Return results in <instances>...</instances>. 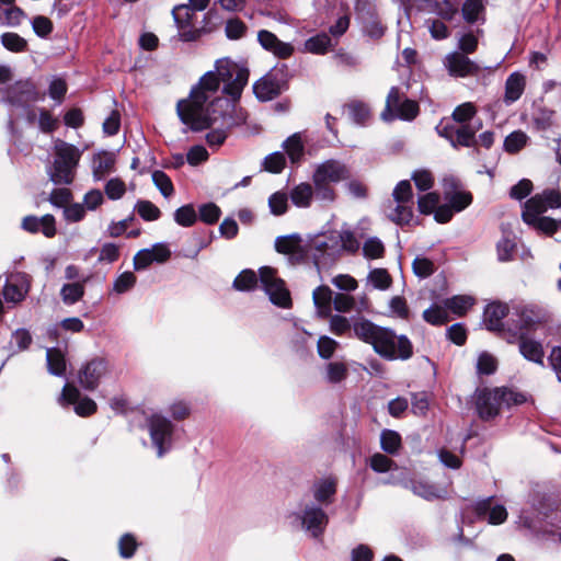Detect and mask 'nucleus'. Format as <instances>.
I'll return each mask as SVG.
<instances>
[{"instance_id":"nucleus-1","label":"nucleus","mask_w":561,"mask_h":561,"mask_svg":"<svg viewBox=\"0 0 561 561\" xmlns=\"http://www.w3.org/2000/svg\"><path fill=\"white\" fill-rule=\"evenodd\" d=\"M215 68L176 105L181 122L191 130L211 129L206 135L209 147L221 146L228 131L247 121V113L238 106V101L249 80L248 69L229 59L217 60Z\"/></svg>"},{"instance_id":"nucleus-2","label":"nucleus","mask_w":561,"mask_h":561,"mask_svg":"<svg viewBox=\"0 0 561 561\" xmlns=\"http://www.w3.org/2000/svg\"><path fill=\"white\" fill-rule=\"evenodd\" d=\"M330 330L339 336H352L353 332L355 337L370 344L374 351L387 360H407L413 355V345L408 336L397 335L393 330L377 325L364 318L351 323L346 317L331 316Z\"/></svg>"},{"instance_id":"nucleus-3","label":"nucleus","mask_w":561,"mask_h":561,"mask_svg":"<svg viewBox=\"0 0 561 561\" xmlns=\"http://www.w3.org/2000/svg\"><path fill=\"white\" fill-rule=\"evenodd\" d=\"M54 150V163L48 171L50 180L57 185L71 184L81 157L80 150L62 140L55 142Z\"/></svg>"},{"instance_id":"nucleus-4","label":"nucleus","mask_w":561,"mask_h":561,"mask_svg":"<svg viewBox=\"0 0 561 561\" xmlns=\"http://www.w3.org/2000/svg\"><path fill=\"white\" fill-rule=\"evenodd\" d=\"M414 196L409 180L400 181L392 192V198L383 206V211L392 222L404 226L413 219Z\"/></svg>"},{"instance_id":"nucleus-5","label":"nucleus","mask_w":561,"mask_h":561,"mask_svg":"<svg viewBox=\"0 0 561 561\" xmlns=\"http://www.w3.org/2000/svg\"><path fill=\"white\" fill-rule=\"evenodd\" d=\"M420 113L416 101L407 98L398 87H392L386 99V106L380 114L383 122L394 119L413 121Z\"/></svg>"},{"instance_id":"nucleus-6","label":"nucleus","mask_w":561,"mask_h":561,"mask_svg":"<svg viewBox=\"0 0 561 561\" xmlns=\"http://www.w3.org/2000/svg\"><path fill=\"white\" fill-rule=\"evenodd\" d=\"M337 237L334 231L317 234L307 241L308 259L311 257L316 266H329L340 256Z\"/></svg>"},{"instance_id":"nucleus-7","label":"nucleus","mask_w":561,"mask_h":561,"mask_svg":"<svg viewBox=\"0 0 561 561\" xmlns=\"http://www.w3.org/2000/svg\"><path fill=\"white\" fill-rule=\"evenodd\" d=\"M259 273L261 285L270 300L280 308H288L291 304L290 294L284 280L277 277L276 270L263 266L259 270Z\"/></svg>"},{"instance_id":"nucleus-8","label":"nucleus","mask_w":561,"mask_h":561,"mask_svg":"<svg viewBox=\"0 0 561 561\" xmlns=\"http://www.w3.org/2000/svg\"><path fill=\"white\" fill-rule=\"evenodd\" d=\"M481 127L479 124L477 127L472 125H455L448 121H440L436 126L437 134L447 139L454 148L459 147H474L476 146V133Z\"/></svg>"},{"instance_id":"nucleus-9","label":"nucleus","mask_w":561,"mask_h":561,"mask_svg":"<svg viewBox=\"0 0 561 561\" xmlns=\"http://www.w3.org/2000/svg\"><path fill=\"white\" fill-rule=\"evenodd\" d=\"M293 517L300 523L302 529L310 533L314 538L323 534L329 523L325 512L313 503L305 504L300 512L293 514Z\"/></svg>"},{"instance_id":"nucleus-10","label":"nucleus","mask_w":561,"mask_h":561,"mask_svg":"<svg viewBox=\"0 0 561 561\" xmlns=\"http://www.w3.org/2000/svg\"><path fill=\"white\" fill-rule=\"evenodd\" d=\"M148 427L152 445L157 448L158 457H162L171 447L173 425L167 417L152 414L148 419Z\"/></svg>"},{"instance_id":"nucleus-11","label":"nucleus","mask_w":561,"mask_h":561,"mask_svg":"<svg viewBox=\"0 0 561 561\" xmlns=\"http://www.w3.org/2000/svg\"><path fill=\"white\" fill-rule=\"evenodd\" d=\"M508 343H518L520 354L530 362L543 365L545 350L541 342L536 341L520 330H508L504 333Z\"/></svg>"},{"instance_id":"nucleus-12","label":"nucleus","mask_w":561,"mask_h":561,"mask_svg":"<svg viewBox=\"0 0 561 561\" xmlns=\"http://www.w3.org/2000/svg\"><path fill=\"white\" fill-rule=\"evenodd\" d=\"M38 100V92L34 83L30 80H19L10 85L3 98V101L11 106L27 107L31 103Z\"/></svg>"},{"instance_id":"nucleus-13","label":"nucleus","mask_w":561,"mask_h":561,"mask_svg":"<svg viewBox=\"0 0 561 561\" xmlns=\"http://www.w3.org/2000/svg\"><path fill=\"white\" fill-rule=\"evenodd\" d=\"M32 277L24 272H13L7 276L2 289L4 299L8 302L18 304L24 300L30 291Z\"/></svg>"},{"instance_id":"nucleus-14","label":"nucleus","mask_w":561,"mask_h":561,"mask_svg":"<svg viewBox=\"0 0 561 561\" xmlns=\"http://www.w3.org/2000/svg\"><path fill=\"white\" fill-rule=\"evenodd\" d=\"M275 250L287 255L293 263H301L308 259L307 242H304L301 237L296 233L277 237Z\"/></svg>"},{"instance_id":"nucleus-15","label":"nucleus","mask_w":561,"mask_h":561,"mask_svg":"<svg viewBox=\"0 0 561 561\" xmlns=\"http://www.w3.org/2000/svg\"><path fill=\"white\" fill-rule=\"evenodd\" d=\"M60 404H72L80 416H89L96 411V403L89 397H82L72 385L66 383L59 398Z\"/></svg>"},{"instance_id":"nucleus-16","label":"nucleus","mask_w":561,"mask_h":561,"mask_svg":"<svg viewBox=\"0 0 561 561\" xmlns=\"http://www.w3.org/2000/svg\"><path fill=\"white\" fill-rule=\"evenodd\" d=\"M496 388H483L476 392V410L479 417L483 421H490L496 417L501 410V403L497 400Z\"/></svg>"},{"instance_id":"nucleus-17","label":"nucleus","mask_w":561,"mask_h":561,"mask_svg":"<svg viewBox=\"0 0 561 561\" xmlns=\"http://www.w3.org/2000/svg\"><path fill=\"white\" fill-rule=\"evenodd\" d=\"M174 22L179 30V37L183 42H193L198 37V30L194 27L195 11L190 5H178L172 10Z\"/></svg>"},{"instance_id":"nucleus-18","label":"nucleus","mask_w":561,"mask_h":561,"mask_svg":"<svg viewBox=\"0 0 561 561\" xmlns=\"http://www.w3.org/2000/svg\"><path fill=\"white\" fill-rule=\"evenodd\" d=\"M444 65L450 76L460 78L477 76L481 70L477 62L471 60L467 55L458 51L448 54L445 57Z\"/></svg>"},{"instance_id":"nucleus-19","label":"nucleus","mask_w":561,"mask_h":561,"mask_svg":"<svg viewBox=\"0 0 561 561\" xmlns=\"http://www.w3.org/2000/svg\"><path fill=\"white\" fill-rule=\"evenodd\" d=\"M517 317V324L513 328V330H520L522 332L528 333L537 325L547 322L549 319V313L541 307L536 305H528L518 309Z\"/></svg>"},{"instance_id":"nucleus-20","label":"nucleus","mask_w":561,"mask_h":561,"mask_svg":"<svg viewBox=\"0 0 561 561\" xmlns=\"http://www.w3.org/2000/svg\"><path fill=\"white\" fill-rule=\"evenodd\" d=\"M508 313V307L502 302H492L486 306L483 313V322L488 330L496 332L504 339V333L513 330L510 325L503 323V319Z\"/></svg>"},{"instance_id":"nucleus-21","label":"nucleus","mask_w":561,"mask_h":561,"mask_svg":"<svg viewBox=\"0 0 561 561\" xmlns=\"http://www.w3.org/2000/svg\"><path fill=\"white\" fill-rule=\"evenodd\" d=\"M314 178L328 183H339L350 178L348 168L341 161L330 159L318 164L313 172Z\"/></svg>"},{"instance_id":"nucleus-22","label":"nucleus","mask_w":561,"mask_h":561,"mask_svg":"<svg viewBox=\"0 0 561 561\" xmlns=\"http://www.w3.org/2000/svg\"><path fill=\"white\" fill-rule=\"evenodd\" d=\"M107 365L102 358H94L87 363L79 371L80 385L88 390H94L100 379L106 374Z\"/></svg>"},{"instance_id":"nucleus-23","label":"nucleus","mask_w":561,"mask_h":561,"mask_svg":"<svg viewBox=\"0 0 561 561\" xmlns=\"http://www.w3.org/2000/svg\"><path fill=\"white\" fill-rule=\"evenodd\" d=\"M525 224L546 236H552L557 231H561V219L543 216L542 211L523 209L522 214Z\"/></svg>"},{"instance_id":"nucleus-24","label":"nucleus","mask_w":561,"mask_h":561,"mask_svg":"<svg viewBox=\"0 0 561 561\" xmlns=\"http://www.w3.org/2000/svg\"><path fill=\"white\" fill-rule=\"evenodd\" d=\"M474 512L481 519H486L492 525H499L506 520L507 512L503 505H493V497H488L476 503Z\"/></svg>"},{"instance_id":"nucleus-25","label":"nucleus","mask_w":561,"mask_h":561,"mask_svg":"<svg viewBox=\"0 0 561 561\" xmlns=\"http://www.w3.org/2000/svg\"><path fill=\"white\" fill-rule=\"evenodd\" d=\"M561 207V193L556 190H546L536 194L524 204L526 210H538L546 213L549 208Z\"/></svg>"},{"instance_id":"nucleus-26","label":"nucleus","mask_w":561,"mask_h":561,"mask_svg":"<svg viewBox=\"0 0 561 561\" xmlns=\"http://www.w3.org/2000/svg\"><path fill=\"white\" fill-rule=\"evenodd\" d=\"M257 41L261 46L278 58H288L294 53V47L289 43H284L277 36L266 30H261L257 34Z\"/></svg>"},{"instance_id":"nucleus-27","label":"nucleus","mask_w":561,"mask_h":561,"mask_svg":"<svg viewBox=\"0 0 561 561\" xmlns=\"http://www.w3.org/2000/svg\"><path fill=\"white\" fill-rule=\"evenodd\" d=\"M526 89V77L515 71L511 73L505 81L503 102L505 105H512L520 99Z\"/></svg>"},{"instance_id":"nucleus-28","label":"nucleus","mask_w":561,"mask_h":561,"mask_svg":"<svg viewBox=\"0 0 561 561\" xmlns=\"http://www.w3.org/2000/svg\"><path fill=\"white\" fill-rule=\"evenodd\" d=\"M115 171V157L111 152L102 151L93 156L92 174L95 181L104 180Z\"/></svg>"},{"instance_id":"nucleus-29","label":"nucleus","mask_w":561,"mask_h":561,"mask_svg":"<svg viewBox=\"0 0 561 561\" xmlns=\"http://www.w3.org/2000/svg\"><path fill=\"white\" fill-rule=\"evenodd\" d=\"M335 493L336 480L331 477L316 481L312 486L313 497L319 504L328 505L332 503Z\"/></svg>"},{"instance_id":"nucleus-30","label":"nucleus","mask_w":561,"mask_h":561,"mask_svg":"<svg viewBox=\"0 0 561 561\" xmlns=\"http://www.w3.org/2000/svg\"><path fill=\"white\" fill-rule=\"evenodd\" d=\"M253 92L261 101H271L280 93V85L271 75H266L253 84Z\"/></svg>"},{"instance_id":"nucleus-31","label":"nucleus","mask_w":561,"mask_h":561,"mask_svg":"<svg viewBox=\"0 0 561 561\" xmlns=\"http://www.w3.org/2000/svg\"><path fill=\"white\" fill-rule=\"evenodd\" d=\"M312 298L319 317H329L333 304L332 290L328 286H319L313 290Z\"/></svg>"},{"instance_id":"nucleus-32","label":"nucleus","mask_w":561,"mask_h":561,"mask_svg":"<svg viewBox=\"0 0 561 561\" xmlns=\"http://www.w3.org/2000/svg\"><path fill=\"white\" fill-rule=\"evenodd\" d=\"M283 149L293 164L301 162L305 154V145L300 133H295L283 142Z\"/></svg>"},{"instance_id":"nucleus-33","label":"nucleus","mask_w":561,"mask_h":561,"mask_svg":"<svg viewBox=\"0 0 561 561\" xmlns=\"http://www.w3.org/2000/svg\"><path fill=\"white\" fill-rule=\"evenodd\" d=\"M461 12L465 21L470 24L484 23L485 21V7L482 0H466Z\"/></svg>"},{"instance_id":"nucleus-34","label":"nucleus","mask_w":561,"mask_h":561,"mask_svg":"<svg viewBox=\"0 0 561 561\" xmlns=\"http://www.w3.org/2000/svg\"><path fill=\"white\" fill-rule=\"evenodd\" d=\"M293 204L300 208H307L311 205L313 197V186L310 183H300L290 191Z\"/></svg>"},{"instance_id":"nucleus-35","label":"nucleus","mask_w":561,"mask_h":561,"mask_svg":"<svg viewBox=\"0 0 561 561\" xmlns=\"http://www.w3.org/2000/svg\"><path fill=\"white\" fill-rule=\"evenodd\" d=\"M357 11L359 18L363 20V31L366 35L371 38L378 39L385 33V27L381 24L380 20L375 15L374 12L368 11L367 16H365L359 7L357 5Z\"/></svg>"},{"instance_id":"nucleus-36","label":"nucleus","mask_w":561,"mask_h":561,"mask_svg":"<svg viewBox=\"0 0 561 561\" xmlns=\"http://www.w3.org/2000/svg\"><path fill=\"white\" fill-rule=\"evenodd\" d=\"M332 47V39L327 33H319L305 42V49L316 55H324Z\"/></svg>"},{"instance_id":"nucleus-37","label":"nucleus","mask_w":561,"mask_h":561,"mask_svg":"<svg viewBox=\"0 0 561 561\" xmlns=\"http://www.w3.org/2000/svg\"><path fill=\"white\" fill-rule=\"evenodd\" d=\"M483 35V31L477 28L476 31H467L459 35L458 48L460 54L469 55L473 54L479 45V38Z\"/></svg>"},{"instance_id":"nucleus-38","label":"nucleus","mask_w":561,"mask_h":561,"mask_svg":"<svg viewBox=\"0 0 561 561\" xmlns=\"http://www.w3.org/2000/svg\"><path fill=\"white\" fill-rule=\"evenodd\" d=\"M447 311H451L456 316H463L474 304V299L470 296H454L443 301Z\"/></svg>"},{"instance_id":"nucleus-39","label":"nucleus","mask_w":561,"mask_h":561,"mask_svg":"<svg viewBox=\"0 0 561 561\" xmlns=\"http://www.w3.org/2000/svg\"><path fill=\"white\" fill-rule=\"evenodd\" d=\"M497 400L503 405L511 408L513 405H519L526 402L527 398L524 393L516 391L507 387H496Z\"/></svg>"},{"instance_id":"nucleus-40","label":"nucleus","mask_w":561,"mask_h":561,"mask_svg":"<svg viewBox=\"0 0 561 561\" xmlns=\"http://www.w3.org/2000/svg\"><path fill=\"white\" fill-rule=\"evenodd\" d=\"M84 295V284L80 282L65 284L60 296L65 305L71 306L81 300Z\"/></svg>"},{"instance_id":"nucleus-41","label":"nucleus","mask_w":561,"mask_h":561,"mask_svg":"<svg viewBox=\"0 0 561 561\" xmlns=\"http://www.w3.org/2000/svg\"><path fill=\"white\" fill-rule=\"evenodd\" d=\"M528 141L529 137L525 131L514 130L505 137L503 148L508 153H517L526 147Z\"/></svg>"},{"instance_id":"nucleus-42","label":"nucleus","mask_w":561,"mask_h":561,"mask_svg":"<svg viewBox=\"0 0 561 561\" xmlns=\"http://www.w3.org/2000/svg\"><path fill=\"white\" fill-rule=\"evenodd\" d=\"M47 367L50 374L62 376L66 371V359L58 348H48L46 352Z\"/></svg>"},{"instance_id":"nucleus-43","label":"nucleus","mask_w":561,"mask_h":561,"mask_svg":"<svg viewBox=\"0 0 561 561\" xmlns=\"http://www.w3.org/2000/svg\"><path fill=\"white\" fill-rule=\"evenodd\" d=\"M351 119L358 125H366L370 121L369 106L360 101H353L347 105Z\"/></svg>"},{"instance_id":"nucleus-44","label":"nucleus","mask_w":561,"mask_h":561,"mask_svg":"<svg viewBox=\"0 0 561 561\" xmlns=\"http://www.w3.org/2000/svg\"><path fill=\"white\" fill-rule=\"evenodd\" d=\"M25 16V12L21 8L12 4L3 10L0 9V25L16 27Z\"/></svg>"},{"instance_id":"nucleus-45","label":"nucleus","mask_w":561,"mask_h":561,"mask_svg":"<svg viewBox=\"0 0 561 561\" xmlns=\"http://www.w3.org/2000/svg\"><path fill=\"white\" fill-rule=\"evenodd\" d=\"M381 449L390 455H396L401 448V436L392 430H383L380 435Z\"/></svg>"},{"instance_id":"nucleus-46","label":"nucleus","mask_w":561,"mask_h":561,"mask_svg":"<svg viewBox=\"0 0 561 561\" xmlns=\"http://www.w3.org/2000/svg\"><path fill=\"white\" fill-rule=\"evenodd\" d=\"M335 237H337L339 252L343 251L348 253H355L359 249V242L357 241L354 232L351 230H334Z\"/></svg>"},{"instance_id":"nucleus-47","label":"nucleus","mask_w":561,"mask_h":561,"mask_svg":"<svg viewBox=\"0 0 561 561\" xmlns=\"http://www.w3.org/2000/svg\"><path fill=\"white\" fill-rule=\"evenodd\" d=\"M3 47L13 53H23L27 50V41L18 33L7 32L1 35Z\"/></svg>"},{"instance_id":"nucleus-48","label":"nucleus","mask_w":561,"mask_h":561,"mask_svg":"<svg viewBox=\"0 0 561 561\" xmlns=\"http://www.w3.org/2000/svg\"><path fill=\"white\" fill-rule=\"evenodd\" d=\"M423 319L433 325H442L449 321L445 306L433 305L423 312Z\"/></svg>"},{"instance_id":"nucleus-49","label":"nucleus","mask_w":561,"mask_h":561,"mask_svg":"<svg viewBox=\"0 0 561 561\" xmlns=\"http://www.w3.org/2000/svg\"><path fill=\"white\" fill-rule=\"evenodd\" d=\"M313 181V197L317 201L324 203H332L335 199V191L331 186V183L319 181L314 175H312Z\"/></svg>"},{"instance_id":"nucleus-50","label":"nucleus","mask_w":561,"mask_h":561,"mask_svg":"<svg viewBox=\"0 0 561 561\" xmlns=\"http://www.w3.org/2000/svg\"><path fill=\"white\" fill-rule=\"evenodd\" d=\"M368 282L376 289L386 290L392 284V278L387 270L385 268H374L369 272L367 276Z\"/></svg>"},{"instance_id":"nucleus-51","label":"nucleus","mask_w":561,"mask_h":561,"mask_svg":"<svg viewBox=\"0 0 561 561\" xmlns=\"http://www.w3.org/2000/svg\"><path fill=\"white\" fill-rule=\"evenodd\" d=\"M286 165L285 153L275 151L266 156L263 160V169L271 173H280Z\"/></svg>"},{"instance_id":"nucleus-52","label":"nucleus","mask_w":561,"mask_h":561,"mask_svg":"<svg viewBox=\"0 0 561 561\" xmlns=\"http://www.w3.org/2000/svg\"><path fill=\"white\" fill-rule=\"evenodd\" d=\"M135 210L146 221L157 220L161 216L160 209L150 201H138Z\"/></svg>"},{"instance_id":"nucleus-53","label":"nucleus","mask_w":561,"mask_h":561,"mask_svg":"<svg viewBox=\"0 0 561 561\" xmlns=\"http://www.w3.org/2000/svg\"><path fill=\"white\" fill-rule=\"evenodd\" d=\"M152 181H153L154 185L157 186V188L160 191V193L164 197L168 198L173 195L174 187H173L171 179L169 178V175L165 172H163L161 170L153 171L152 172Z\"/></svg>"},{"instance_id":"nucleus-54","label":"nucleus","mask_w":561,"mask_h":561,"mask_svg":"<svg viewBox=\"0 0 561 561\" xmlns=\"http://www.w3.org/2000/svg\"><path fill=\"white\" fill-rule=\"evenodd\" d=\"M197 219L196 211L193 205H184L174 211V220L182 227H191Z\"/></svg>"},{"instance_id":"nucleus-55","label":"nucleus","mask_w":561,"mask_h":561,"mask_svg":"<svg viewBox=\"0 0 561 561\" xmlns=\"http://www.w3.org/2000/svg\"><path fill=\"white\" fill-rule=\"evenodd\" d=\"M477 108L473 103L466 102L458 105L453 112V119L460 125H469L468 122L476 115Z\"/></svg>"},{"instance_id":"nucleus-56","label":"nucleus","mask_w":561,"mask_h":561,"mask_svg":"<svg viewBox=\"0 0 561 561\" xmlns=\"http://www.w3.org/2000/svg\"><path fill=\"white\" fill-rule=\"evenodd\" d=\"M369 467L378 473H383L397 468V465L386 455L376 453L369 458Z\"/></svg>"},{"instance_id":"nucleus-57","label":"nucleus","mask_w":561,"mask_h":561,"mask_svg":"<svg viewBox=\"0 0 561 561\" xmlns=\"http://www.w3.org/2000/svg\"><path fill=\"white\" fill-rule=\"evenodd\" d=\"M104 192L108 199H121L126 193V184L119 178H112L105 183Z\"/></svg>"},{"instance_id":"nucleus-58","label":"nucleus","mask_w":561,"mask_h":561,"mask_svg":"<svg viewBox=\"0 0 561 561\" xmlns=\"http://www.w3.org/2000/svg\"><path fill=\"white\" fill-rule=\"evenodd\" d=\"M257 284V276L251 270L242 271L233 280V287L238 290H251Z\"/></svg>"},{"instance_id":"nucleus-59","label":"nucleus","mask_w":561,"mask_h":561,"mask_svg":"<svg viewBox=\"0 0 561 561\" xmlns=\"http://www.w3.org/2000/svg\"><path fill=\"white\" fill-rule=\"evenodd\" d=\"M348 369L345 364L332 362L327 366V380L330 383H339L347 377Z\"/></svg>"},{"instance_id":"nucleus-60","label":"nucleus","mask_w":561,"mask_h":561,"mask_svg":"<svg viewBox=\"0 0 561 561\" xmlns=\"http://www.w3.org/2000/svg\"><path fill=\"white\" fill-rule=\"evenodd\" d=\"M439 204V195L435 192L426 193L419 197L417 206L421 214L430 215L436 210Z\"/></svg>"},{"instance_id":"nucleus-61","label":"nucleus","mask_w":561,"mask_h":561,"mask_svg":"<svg viewBox=\"0 0 561 561\" xmlns=\"http://www.w3.org/2000/svg\"><path fill=\"white\" fill-rule=\"evenodd\" d=\"M34 33L42 38H46L54 30L53 22L44 15H36L31 21Z\"/></svg>"},{"instance_id":"nucleus-62","label":"nucleus","mask_w":561,"mask_h":561,"mask_svg":"<svg viewBox=\"0 0 561 561\" xmlns=\"http://www.w3.org/2000/svg\"><path fill=\"white\" fill-rule=\"evenodd\" d=\"M412 268L420 278L430 277L435 272L434 263L424 256H416L412 263Z\"/></svg>"},{"instance_id":"nucleus-63","label":"nucleus","mask_w":561,"mask_h":561,"mask_svg":"<svg viewBox=\"0 0 561 561\" xmlns=\"http://www.w3.org/2000/svg\"><path fill=\"white\" fill-rule=\"evenodd\" d=\"M411 490L414 494L425 500H434L439 497V491L433 484L426 482L413 481L411 482Z\"/></svg>"},{"instance_id":"nucleus-64","label":"nucleus","mask_w":561,"mask_h":561,"mask_svg":"<svg viewBox=\"0 0 561 561\" xmlns=\"http://www.w3.org/2000/svg\"><path fill=\"white\" fill-rule=\"evenodd\" d=\"M385 253V247L378 238H369L363 245V254L367 259H379Z\"/></svg>"}]
</instances>
